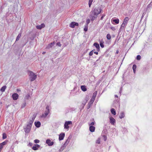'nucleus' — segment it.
Segmentation results:
<instances>
[{"mask_svg":"<svg viewBox=\"0 0 152 152\" xmlns=\"http://www.w3.org/2000/svg\"><path fill=\"white\" fill-rule=\"evenodd\" d=\"M126 25H127L126 24L123 23L121 25L120 29H124L125 28V27H126Z\"/></svg>","mask_w":152,"mask_h":152,"instance_id":"19","label":"nucleus"},{"mask_svg":"<svg viewBox=\"0 0 152 152\" xmlns=\"http://www.w3.org/2000/svg\"><path fill=\"white\" fill-rule=\"evenodd\" d=\"M97 93V91H96L93 94V95L90 101V103L91 104H92L93 102H94V101L95 100L96 97V96Z\"/></svg>","mask_w":152,"mask_h":152,"instance_id":"5","label":"nucleus"},{"mask_svg":"<svg viewBox=\"0 0 152 152\" xmlns=\"http://www.w3.org/2000/svg\"><path fill=\"white\" fill-rule=\"evenodd\" d=\"M54 42H52L50 43L48 45V46L47 47V48H51L52 47V46L54 45Z\"/></svg>","mask_w":152,"mask_h":152,"instance_id":"22","label":"nucleus"},{"mask_svg":"<svg viewBox=\"0 0 152 152\" xmlns=\"http://www.w3.org/2000/svg\"><path fill=\"white\" fill-rule=\"evenodd\" d=\"M65 136V134L64 133H61L59 135V140H63Z\"/></svg>","mask_w":152,"mask_h":152,"instance_id":"11","label":"nucleus"},{"mask_svg":"<svg viewBox=\"0 0 152 152\" xmlns=\"http://www.w3.org/2000/svg\"><path fill=\"white\" fill-rule=\"evenodd\" d=\"M35 124L36 127H39L40 126L41 123L39 121H37V122H35Z\"/></svg>","mask_w":152,"mask_h":152,"instance_id":"18","label":"nucleus"},{"mask_svg":"<svg viewBox=\"0 0 152 152\" xmlns=\"http://www.w3.org/2000/svg\"><path fill=\"white\" fill-rule=\"evenodd\" d=\"M86 22L87 23H89L90 22V20L89 19H88Z\"/></svg>","mask_w":152,"mask_h":152,"instance_id":"44","label":"nucleus"},{"mask_svg":"<svg viewBox=\"0 0 152 152\" xmlns=\"http://www.w3.org/2000/svg\"><path fill=\"white\" fill-rule=\"evenodd\" d=\"M3 146L1 143H0V149H2L3 148Z\"/></svg>","mask_w":152,"mask_h":152,"instance_id":"41","label":"nucleus"},{"mask_svg":"<svg viewBox=\"0 0 152 152\" xmlns=\"http://www.w3.org/2000/svg\"><path fill=\"white\" fill-rule=\"evenodd\" d=\"M95 123L94 122H91L90 124H89V125L90 126H93L94 125Z\"/></svg>","mask_w":152,"mask_h":152,"instance_id":"36","label":"nucleus"},{"mask_svg":"<svg viewBox=\"0 0 152 152\" xmlns=\"http://www.w3.org/2000/svg\"><path fill=\"white\" fill-rule=\"evenodd\" d=\"M124 116L125 114L123 112H121L119 115V118H120L122 119V118H124Z\"/></svg>","mask_w":152,"mask_h":152,"instance_id":"17","label":"nucleus"},{"mask_svg":"<svg viewBox=\"0 0 152 152\" xmlns=\"http://www.w3.org/2000/svg\"><path fill=\"white\" fill-rule=\"evenodd\" d=\"M111 113L114 115H115L116 114L115 110L114 108H112L110 110Z\"/></svg>","mask_w":152,"mask_h":152,"instance_id":"21","label":"nucleus"},{"mask_svg":"<svg viewBox=\"0 0 152 152\" xmlns=\"http://www.w3.org/2000/svg\"><path fill=\"white\" fill-rule=\"evenodd\" d=\"M141 58V56L140 55L137 56V60H139Z\"/></svg>","mask_w":152,"mask_h":152,"instance_id":"33","label":"nucleus"},{"mask_svg":"<svg viewBox=\"0 0 152 152\" xmlns=\"http://www.w3.org/2000/svg\"><path fill=\"white\" fill-rule=\"evenodd\" d=\"M19 96L17 93L13 94L12 95V97L14 100H17Z\"/></svg>","mask_w":152,"mask_h":152,"instance_id":"9","label":"nucleus"},{"mask_svg":"<svg viewBox=\"0 0 152 152\" xmlns=\"http://www.w3.org/2000/svg\"><path fill=\"white\" fill-rule=\"evenodd\" d=\"M46 109L47 110L45 111L44 113L42 115V117H46L50 113L49 107L48 106H47L46 107Z\"/></svg>","mask_w":152,"mask_h":152,"instance_id":"4","label":"nucleus"},{"mask_svg":"<svg viewBox=\"0 0 152 152\" xmlns=\"http://www.w3.org/2000/svg\"><path fill=\"white\" fill-rule=\"evenodd\" d=\"M45 26L44 24L42 23L40 25L37 26L36 28L37 29H41L42 28H44Z\"/></svg>","mask_w":152,"mask_h":152,"instance_id":"13","label":"nucleus"},{"mask_svg":"<svg viewBox=\"0 0 152 152\" xmlns=\"http://www.w3.org/2000/svg\"><path fill=\"white\" fill-rule=\"evenodd\" d=\"M46 143L49 146H52L54 144V142L53 141H51L50 139H47L46 140Z\"/></svg>","mask_w":152,"mask_h":152,"instance_id":"8","label":"nucleus"},{"mask_svg":"<svg viewBox=\"0 0 152 152\" xmlns=\"http://www.w3.org/2000/svg\"><path fill=\"white\" fill-rule=\"evenodd\" d=\"M110 122L113 125H114L115 122V119L113 117H110Z\"/></svg>","mask_w":152,"mask_h":152,"instance_id":"10","label":"nucleus"},{"mask_svg":"<svg viewBox=\"0 0 152 152\" xmlns=\"http://www.w3.org/2000/svg\"><path fill=\"white\" fill-rule=\"evenodd\" d=\"M95 130V127L94 126H90L89 127V130L92 132H94Z\"/></svg>","mask_w":152,"mask_h":152,"instance_id":"16","label":"nucleus"},{"mask_svg":"<svg viewBox=\"0 0 152 152\" xmlns=\"http://www.w3.org/2000/svg\"><path fill=\"white\" fill-rule=\"evenodd\" d=\"M64 144L65 145H66V146H67V144H66L65 143H64Z\"/></svg>","mask_w":152,"mask_h":152,"instance_id":"52","label":"nucleus"},{"mask_svg":"<svg viewBox=\"0 0 152 152\" xmlns=\"http://www.w3.org/2000/svg\"><path fill=\"white\" fill-rule=\"evenodd\" d=\"M81 90L83 91H87V89L85 86H81Z\"/></svg>","mask_w":152,"mask_h":152,"instance_id":"20","label":"nucleus"},{"mask_svg":"<svg viewBox=\"0 0 152 152\" xmlns=\"http://www.w3.org/2000/svg\"><path fill=\"white\" fill-rule=\"evenodd\" d=\"M72 123L71 121H67L65 123L64 127L65 129H68L69 128V125L72 124Z\"/></svg>","mask_w":152,"mask_h":152,"instance_id":"6","label":"nucleus"},{"mask_svg":"<svg viewBox=\"0 0 152 152\" xmlns=\"http://www.w3.org/2000/svg\"><path fill=\"white\" fill-rule=\"evenodd\" d=\"M1 149H0V152H1Z\"/></svg>","mask_w":152,"mask_h":152,"instance_id":"53","label":"nucleus"},{"mask_svg":"<svg viewBox=\"0 0 152 152\" xmlns=\"http://www.w3.org/2000/svg\"><path fill=\"white\" fill-rule=\"evenodd\" d=\"M102 11V10L101 7H96L94 10L91 11V20L92 21L94 20L97 17L98 15L101 13Z\"/></svg>","mask_w":152,"mask_h":152,"instance_id":"1","label":"nucleus"},{"mask_svg":"<svg viewBox=\"0 0 152 152\" xmlns=\"http://www.w3.org/2000/svg\"><path fill=\"white\" fill-rule=\"evenodd\" d=\"M93 0H89L88 1V5L89 7H90L92 4V3L93 2Z\"/></svg>","mask_w":152,"mask_h":152,"instance_id":"29","label":"nucleus"},{"mask_svg":"<svg viewBox=\"0 0 152 152\" xmlns=\"http://www.w3.org/2000/svg\"><path fill=\"white\" fill-rule=\"evenodd\" d=\"M57 45L58 46L60 47L61 45V43L60 42H58L57 43Z\"/></svg>","mask_w":152,"mask_h":152,"instance_id":"39","label":"nucleus"},{"mask_svg":"<svg viewBox=\"0 0 152 152\" xmlns=\"http://www.w3.org/2000/svg\"><path fill=\"white\" fill-rule=\"evenodd\" d=\"M104 42L103 41L102 39V40L100 42V46L102 48H103L104 47Z\"/></svg>","mask_w":152,"mask_h":152,"instance_id":"23","label":"nucleus"},{"mask_svg":"<svg viewBox=\"0 0 152 152\" xmlns=\"http://www.w3.org/2000/svg\"><path fill=\"white\" fill-rule=\"evenodd\" d=\"M115 97H117L118 98V96L117 95H115Z\"/></svg>","mask_w":152,"mask_h":152,"instance_id":"50","label":"nucleus"},{"mask_svg":"<svg viewBox=\"0 0 152 152\" xmlns=\"http://www.w3.org/2000/svg\"><path fill=\"white\" fill-rule=\"evenodd\" d=\"M84 30L85 31H86L88 30V27L87 26L85 27L84 28Z\"/></svg>","mask_w":152,"mask_h":152,"instance_id":"38","label":"nucleus"},{"mask_svg":"<svg viewBox=\"0 0 152 152\" xmlns=\"http://www.w3.org/2000/svg\"><path fill=\"white\" fill-rule=\"evenodd\" d=\"M40 147V145L38 144H35L32 148V149L36 151Z\"/></svg>","mask_w":152,"mask_h":152,"instance_id":"12","label":"nucleus"},{"mask_svg":"<svg viewBox=\"0 0 152 152\" xmlns=\"http://www.w3.org/2000/svg\"><path fill=\"white\" fill-rule=\"evenodd\" d=\"M17 91H20V90L19 89H17Z\"/></svg>","mask_w":152,"mask_h":152,"instance_id":"49","label":"nucleus"},{"mask_svg":"<svg viewBox=\"0 0 152 152\" xmlns=\"http://www.w3.org/2000/svg\"><path fill=\"white\" fill-rule=\"evenodd\" d=\"M100 143V139L99 138L96 141V143L99 144Z\"/></svg>","mask_w":152,"mask_h":152,"instance_id":"31","label":"nucleus"},{"mask_svg":"<svg viewBox=\"0 0 152 152\" xmlns=\"http://www.w3.org/2000/svg\"><path fill=\"white\" fill-rule=\"evenodd\" d=\"M7 143V142L6 141H4L2 143H1V144L3 146L4 145H5Z\"/></svg>","mask_w":152,"mask_h":152,"instance_id":"35","label":"nucleus"},{"mask_svg":"<svg viewBox=\"0 0 152 152\" xmlns=\"http://www.w3.org/2000/svg\"><path fill=\"white\" fill-rule=\"evenodd\" d=\"M21 36V33H20L18 34V36L17 37L16 39V41H18Z\"/></svg>","mask_w":152,"mask_h":152,"instance_id":"27","label":"nucleus"},{"mask_svg":"<svg viewBox=\"0 0 152 152\" xmlns=\"http://www.w3.org/2000/svg\"><path fill=\"white\" fill-rule=\"evenodd\" d=\"M103 137H104V141H105L107 139L106 137L104 135Z\"/></svg>","mask_w":152,"mask_h":152,"instance_id":"43","label":"nucleus"},{"mask_svg":"<svg viewBox=\"0 0 152 152\" xmlns=\"http://www.w3.org/2000/svg\"><path fill=\"white\" fill-rule=\"evenodd\" d=\"M34 142L35 143H38L39 142V140L37 139L34 140Z\"/></svg>","mask_w":152,"mask_h":152,"instance_id":"34","label":"nucleus"},{"mask_svg":"<svg viewBox=\"0 0 152 152\" xmlns=\"http://www.w3.org/2000/svg\"><path fill=\"white\" fill-rule=\"evenodd\" d=\"M105 16V15H103L101 18V20H102L104 17Z\"/></svg>","mask_w":152,"mask_h":152,"instance_id":"42","label":"nucleus"},{"mask_svg":"<svg viewBox=\"0 0 152 152\" xmlns=\"http://www.w3.org/2000/svg\"><path fill=\"white\" fill-rule=\"evenodd\" d=\"M94 50H92L89 53V55L90 56H92L93 55L94 53Z\"/></svg>","mask_w":152,"mask_h":152,"instance_id":"32","label":"nucleus"},{"mask_svg":"<svg viewBox=\"0 0 152 152\" xmlns=\"http://www.w3.org/2000/svg\"><path fill=\"white\" fill-rule=\"evenodd\" d=\"M28 74L30 76V78L31 81L34 80L37 77V75H35V74L31 71H28Z\"/></svg>","mask_w":152,"mask_h":152,"instance_id":"2","label":"nucleus"},{"mask_svg":"<svg viewBox=\"0 0 152 152\" xmlns=\"http://www.w3.org/2000/svg\"><path fill=\"white\" fill-rule=\"evenodd\" d=\"M66 145H65L64 144L62 146L64 147V148H65Z\"/></svg>","mask_w":152,"mask_h":152,"instance_id":"45","label":"nucleus"},{"mask_svg":"<svg viewBox=\"0 0 152 152\" xmlns=\"http://www.w3.org/2000/svg\"><path fill=\"white\" fill-rule=\"evenodd\" d=\"M7 135L5 133H3V134L2 138L3 139H5L7 138Z\"/></svg>","mask_w":152,"mask_h":152,"instance_id":"30","label":"nucleus"},{"mask_svg":"<svg viewBox=\"0 0 152 152\" xmlns=\"http://www.w3.org/2000/svg\"><path fill=\"white\" fill-rule=\"evenodd\" d=\"M66 145H65L64 144L62 146L64 147V148H65Z\"/></svg>","mask_w":152,"mask_h":152,"instance_id":"46","label":"nucleus"},{"mask_svg":"<svg viewBox=\"0 0 152 152\" xmlns=\"http://www.w3.org/2000/svg\"><path fill=\"white\" fill-rule=\"evenodd\" d=\"M94 53L95 54H96V55H98V52H95H95H94Z\"/></svg>","mask_w":152,"mask_h":152,"instance_id":"47","label":"nucleus"},{"mask_svg":"<svg viewBox=\"0 0 152 152\" xmlns=\"http://www.w3.org/2000/svg\"><path fill=\"white\" fill-rule=\"evenodd\" d=\"M113 21L115 22L116 24H118L119 23V20L118 19H114L113 20Z\"/></svg>","mask_w":152,"mask_h":152,"instance_id":"26","label":"nucleus"},{"mask_svg":"<svg viewBox=\"0 0 152 152\" xmlns=\"http://www.w3.org/2000/svg\"><path fill=\"white\" fill-rule=\"evenodd\" d=\"M116 53H117V54H118V50H117L116 52Z\"/></svg>","mask_w":152,"mask_h":152,"instance_id":"48","label":"nucleus"},{"mask_svg":"<svg viewBox=\"0 0 152 152\" xmlns=\"http://www.w3.org/2000/svg\"><path fill=\"white\" fill-rule=\"evenodd\" d=\"M94 45L97 48V51H99L100 47L99 44L97 43H95L94 44Z\"/></svg>","mask_w":152,"mask_h":152,"instance_id":"15","label":"nucleus"},{"mask_svg":"<svg viewBox=\"0 0 152 152\" xmlns=\"http://www.w3.org/2000/svg\"><path fill=\"white\" fill-rule=\"evenodd\" d=\"M34 120L32 119L31 120L29 121L28 124L26 129V132H29L30 131V129L32 126V124Z\"/></svg>","mask_w":152,"mask_h":152,"instance_id":"3","label":"nucleus"},{"mask_svg":"<svg viewBox=\"0 0 152 152\" xmlns=\"http://www.w3.org/2000/svg\"><path fill=\"white\" fill-rule=\"evenodd\" d=\"M65 148L62 146L61 147V148L60 149V151H63Z\"/></svg>","mask_w":152,"mask_h":152,"instance_id":"37","label":"nucleus"},{"mask_svg":"<svg viewBox=\"0 0 152 152\" xmlns=\"http://www.w3.org/2000/svg\"><path fill=\"white\" fill-rule=\"evenodd\" d=\"M78 23L75 22H73L69 24V26L72 28H74L75 26H78Z\"/></svg>","mask_w":152,"mask_h":152,"instance_id":"7","label":"nucleus"},{"mask_svg":"<svg viewBox=\"0 0 152 152\" xmlns=\"http://www.w3.org/2000/svg\"><path fill=\"white\" fill-rule=\"evenodd\" d=\"M136 65L135 64H134L132 66V69L133 70L134 72L135 73L136 72Z\"/></svg>","mask_w":152,"mask_h":152,"instance_id":"25","label":"nucleus"},{"mask_svg":"<svg viewBox=\"0 0 152 152\" xmlns=\"http://www.w3.org/2000/svg\"><path fill=\"white\" fill-rule=\"evenodd\" d=\"M129 20V18L127 17H126L124 19L123 23L127 25V24L128 23V21Z\"/></svg>","mask_w":152,"mask_h":152,"instance_id":"14","label":"nucleus"},{"mask_svg":"<svg viewBox=\"0 0 152 152\" xmlns=\"http://www.w3.org/2000/svg\"><path fill=\"white\" fill-rule=\"evenodd\" d=\"M69 140H68V139H67L66 141V142H65V143L67 144V145L69 143Z\"/></svg>","mask_w":152,"mask_h":152,"instance_id":"40","label":"nucleus"},{"mask_svg":"<svg viewBox=\"0 0 152 152\" xmlns=\"http://www.w3.org/2000/svg\"><path fill=\"white\" fill-rule=\"evenodd\" d=\"M45 52H43L42 53V54H45Z\"/></svg>","mask_w":152,"mask_h":152,"instance_id":"51","label":"nucleus"},{"mask_svg":"<svg viewBox=\"0 0 152 152\" xmlns=\"http://www.w3.org/2000/svg\"><path fill=\"white\" fill-rule=\"evenodd\" d=\"M6 86H3L1 89L0 91L2 92H3L5 90L6 88Z\"/></svg>","mask_w":152,"mask_h":152,"instance_id":"24","label":"nucleus"},{"mask_svg":"<svg viewBox=\"0 0 152 152\" xmlns=\"http://www.w3.org/2000/svg\"><path fill=\"white\" fill-rule=\"evenodd\" d=\"M108 40H110L111 38V36L110 34H107L106 36Z\"/></svg>","mask_w":152,"mask_h":152,"instance_id":"28","label":"nucleus"}]
</instances>
